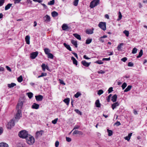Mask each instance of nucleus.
<instances>
[{
  "instance_id": "41",
  "label": "nucleus",
  "mask_w": 147,
  "mask_h": 147,
  "mask_svg": "<svg viewBox=\"0 0 147 147\" xmlns=\"http://www.w3.org/2000/svg\"><path fill=\"white\" fill-rule=\"evenodd\" d=\"M95 63H97L99 64H102L103 63V62L102 61L99 60L95 62Z\"/></svg>"
},
{
  "instance_id": "59",
  "label": "nucleus",
  "mask_w": 147,
  "mask_h": 147,
  "mask_svg": "<svg viewBox=\"0 0 147 147\" xmlns=\"http://www.w3.org/2000/svg\"><path fill=\"white\" fill-rule=\"evenodd\" d=\"M110 58L109 57V58H103L102 59V61H110Z\"/></svg>"
},
{
  "instance_id": "5",
  "label": "nucleus",
  "mask_w": 147,
  "mask_h": 147,
  "mask_svg": "<svg viewBox=\"0 0 147 147\" xmlns=\"http://www.w3.org/2000/svg\"><path fill=\"white\" fill-rule=\"evenodd\" d=\"M17 122L15 121L14 118H13L8 124L7 128L9 129H11L12 127L15 125V123Z\"/></svg>"
},
{
  "instance_id": "16",
  "label": "nucleus",
  "mask_w": 147,
  "mask_h": 147,
  "mask_svg": "<svg viewBox=\"0 0 147 147\" xmlns=\"http://www.w3.org/2000/svg\"><path fill=\"white\" fill-rule=\"evenodd\" d=\"M93 28L92 29H88L86 30V32L88 34H92L93 33Z\"/></svg>"
},
{
  "instance_id": "20",
  "label": "nucleus",
  "mask_w": 147,
  "mask_h": 147,
  "mask_svg": "<svg viewBox=\"0 0 147 147\" xmlns=\"http://www.w3.org/2000/svg\"><path fill=\"white\" fill-rule=\"evenodd\" d=\"M95 104L96 107H100L101 104L100 103L99 100L98 99H97L96 101Z\"/></svg>"
},
{
  "instance_id": "2",
  "label": "nucleus",
  "mask_w": 147,
  "mask_h": 147,
  "mask_svg": "<svg viewBox=\"0 0 147 147\" xmlns=\"http://www.w3.org/2000/svg\"><path fill=\"white\" fill-rule=\"evenodd\" d=\"M26 142L28 144L31 145L33 144L35 142L34 137L30 135H29L26 139Z\"/></svg>"
},
{
  "instance_id": "36",
  "label": "nucleus",
  "mask_w": 147,
  "mask_h": 147,
  "mask_svg": "<svg viewBox=\"0 0 147 147\" xmlns=\"http://www.w3.org/2000/svg\"><path fill=\"white\" fill-rule=\"evenodd\" d=\"M27 94L28 96L30 98H31L33 97V93L32 92H30L27 93Z\"/></svg>"
},
{
  "instance_id": "25",
  "label": "nucleus",
  "mask_w": 147,
  "mask_h": 147,
  "mask_svg": "<svg viewBox=\"0 0 147 147\" xmlns=\"http://www.w3.org/2000/svg\"><path fill=\"white\" fill-rule=\"evenodd\" d=\"M0 147H8V146L6 143L2 142L0 143Z\"/></svg>"
},
{
  "instance_id": "10",
  "label": "nucleus",
  "mask_w": 147,
  "mask_h": 147,
  "mask_svg": "<svg viewBox=\"0 0 147 147\" xmlns=\"http://www.w3.org/2000/svg\"><path fill=\"white\" fill-rule=\"evenodd\" d=\"M43 98V96L40 95L35 96V98L37 101H41L42 100Z\"/></svg>"
},
{
  "instance_id": "14",
  "label": "nucleus",
  "mask_w": 147,
  "mask_h": 147,
  "mask_svg": "<svg viewBox=\"0 0 147 147\" xmlns=\"http://www.w3.org/2000/svg\"><path fill=\"white\" fill-rule=\"evenodd\" d=\"M39 107V105L36 103H34L32 106L31 107L32 109H38Z\"/></svg>"
},
{
  "instance_id": "19",
  "label": "nucleus",
  "mask_w": 147,
  "mask_h": 147,
  "mask_svg": "<svg viewBox=\"0 0 147 147\" xmlns=\"http://www.w3.org/2000/svg\"><path fill=\"white\" fill-rule=\"evenodd\" d=\"M63 45L69 51H71V48L69 45L65 43H64Z\"/></svg>"
},
{
  "instance_id": "56",
  "label": "nucleus",
  "mask_w": 147,
  "mask_h": 147,
  "mask_svg": "<svg viewBox=\"0 0 147 147\" xmlns=\"http://www.w3.org/2000/svg\"><path fill=\"white\" fill-rule=\"evenodd\" d=\"M127 60V58L126 57H124L122 58L121 59V61L124 62H125Z\"/></svg>"
},
{
  "instance_id": "47",
  "label": "nucleus",
  "mask_w": 147,
  "mask_h": 147,
  "mask_svg": "<svg viewBox=\"0 0 147 147\" xmlns=\"http://www.w3.org/2000/svg\"><path fill=\"white\" fill-rule=\"evenodd\" d=\"M112 94H110L107 97V100L108 102H109L110 101V99L111 97L112 96Z\"/></svg>"
},
{
  "instance_id": "54",
  "label": "nucleus",
  "mask_w": 147,
  "mask_h": 147,
  "mask_svg": "<svg viewBox=\"0 0 147 147\" xmlns=\"http://www.w3.org/2000/svg\"><path fill=\"white\" fill-rule=\"evenodd\" d=\"M121 124V123H120V122L119 121H117V122H115L114 123V125H116L117 126H118L120 125Z\"/></svg>"
},
{
  "instance_id": "21",
  "label": "nucleus",
  "mask_w": 147,
  "mask_h": 147,
  "mask_svg": "<svg viewBox=\"0 0 147 147\" xmlns=\"http://www.w3.org/2000/svg\"><path fill=\"white\" fill-rule=\"evenodd\" d=\"M71 60H72L74 64L77 65L78 64V61L75 58L73 57H71Z\"/></svg>"
},
{
  "instance_id": "63",
  "label": "nucleus",
  "mask_w": 147,
  "mask_h": 147,
  "mask_svg": "<svg viewBox=\"0 0 147 147\" xmlns=\"http://www.w3.org/2000/svg\"><path fill=\"white\" fill-rule=\"evenodd\" d=\"M105 73V71L102 70H101L100 71H98V74H103Z\"/></svg>"
},
{
  "instance_id": "3",
  "label": "nucleus",
  "mask_w": 147,
  "mask_h": 147,
  "mask_svg": "<svg viewBox=\"0 0 147 147\" xmlns=\"http://www.w3.org/2000/svg\"><path fill=\"white\" fill-rule=\"evenodd\" d=\"M22 117V111L21 109H18L16 112V115H15V121L18 122L20 118Z\"/></svg>"
},
{
  "instance_id": "8",
  "label": "nucleus",
  "mask_w": 147,
  "mask_h": 147,
  "mask_svg": "<svg viewBox=\"0 0 147 147\" xmlns=\"http://www.w3.org/2000/svg\"><path fill=\"white\" fill-rule=\"evenodd\" d=\"M44 22H49L51 21V18L50 16L47 15L43 17Z\"/></svg>"
},
{
  "instance_id": "34",
  "label": "nucleus",
  "mask_w": 147,
  "mask_h": 147,
  "mask_svg": "<svg viewBox=\"0 0 147 147\" xmlns=\"http://www.w3.org/2000/svg\"><path fill=\"white\" fill-rule=\"evenodd\" d=\"M23 80L22 77V76H20L19 77L18 79L17 80L18 82H21Z\"/></svg>"
},
{
  "instance_id": "24",
  "label": "nucleus",
  "mask_w": 147,
  "mask_h": 147,
  "mask_svg": "<svg viewBox=\"0 0 147 147\" xmlns=\"http://www.w3.org/2000/svg\"><path fill=\"white\" fill-rule=\"evenodd\" d=\"M16 85V84L14 83H11L10 84H7L8 87L9 88H11L13 87Z\"/></svg>"
},
{
  "instance_id": "64",
  "label": "nucleus",
  "mask_w": 147,
  "mask_h": 147,
  "mask_svg": "<svg viewBox=\"0 0 147 147\" xmlns=\"http://www.w3.org/2000/svg\"><path fill=\"white\" fill-rule=\"evenodd\" d=\"M41 4L43 6L44 8L45 9H46L47 8V6L44 3H41Z\"/></svg>"
},
{
  "instance_id": "30",
  "label": "nucleus",
  "mask_w": 147,
  "mask_h": 147,
  "mask_svg": "<svg viewBox=\"0 0 147 147\" xmlns=\"http://www.w3.org/2000/svg\"><path fill=\"white\" fill-rule=\"evenodd\" d=\"M143 51L142 49H141L139 52L138 55L137 56V58H139L140 57L143 55Z\"/></svg>"
},
{
  "instance_id": "49",
  "label": "nucleus",
  "mask_w": 147,
  "mask_h": 147,
  "mask_svg": "<svg viewBox=\"0 0 147 147\" xmlns=\"http://www.w3.org/2000/svg\"><path fill=\"white\" fill-rule=\"evenodd\" d=\"M103 92V91L102 90H99L98 92V94L99 95H100Z\"/></svg>"
},
{
  "instance_id": "43",
  "label": "nucleus",
  "mask_w": 147,
  "mask_h": 147,
  "mask_svg": "<svg viewBox=\"0 0 147 147\" xmlns=\"http://www.w3.org/2000/svg\"><path fill=\"white\" fill-rule=\"evenodd\" d=\"M137 49L136 47H134L133 49L132 53L133 54H135L137 53Z\"/></svg>"
},
{
  "instance_id": "60",
  "label": "nucleus",
  "mask_w": 147,
  "mask_h": 147,
  "mask_svg": "<svg viewBox=\"0 0 147 147\" xmlns=\"http://www.w3.org/2000/svg\"><path fill=\"white\" fill-rule=\"evenodd\" d=\"M59 145V142L58 141H56L55 143V146L56 147H58Z\"/></svg>"
},
{
  "instance_id": "12",
  "label": "nucleus",
  "mask_w": 147,
  "mask_h": 147,
  "mask_svg": "<svg viewBox=\"0 0 147 147\" xmlns=\"http://www.w3.org/2000/svg\"><path fill=\"white\" fill-rule=\"evenodd\" d=\"M44 131L42 130H41L39 131H37L36 133V136L37 137L41 136H42V133Z\"/></svg>"
},
{
  "instance_id": "50",
  "label": "nucleus",
  "mask_w": 147,
  "mask_h": 147,
  "mask_svg": "<svg viewBox=\"0 0 147 147\" xmlns=\"http://www.w3.org/2000/svg\"><path fill=\"white\" fill-rule=\"evenodd\" d=\"M113 91V88L112 87L109 88L108 90V93L109 94L111 93Z\"/></svg>"
},
{
  "instance_id": "48",
  "label": "nucleus",
  "mask_w": 147,
  "mask_h": 147,
  "mask_svg": "<svg viewBox=\"0 0 147 147\" xmlns=\"http://www.w3.org/2000/svg\"><path fill=\"white\" fill-rule=\"evenodd\" d=\"M58 120V119L57 118L55 119L54 120H53L52 121V123L54 124H56L57 123Z\"/></svg>"
},
{
  "instance_id": "32",
  "label": "nucleus",
  "mask_w": 147,
  "mask_h": 147,
  "mask_svg": "<svg viewBox=\"0 0 147 147\" xmlns=\"http://www.w3.org/2000/svg\"><path fill=\"white\" fill-rule=\"evenodd\" d=\"M123 43H121L119 44L117 46V49L119 51L121 50V48L122 46L123 45Z\"/></svg>"
},
{
  "instance_id": "45",
  "label": "nucleus",
  "mask_w": 147,
  "mask_h": 147,
  "mask_svg": "<svg viewBox=\"0 0 147 147\" xmlns=\"http://www.w3.org/2000/svg\"><path fill=\"white\" fill-rule=\"evenodd\" d=\"M41 67H42V69L44 71L46 69V67L45 64L44 63H42L41 65Z\"/></svg>"
},
{
  "instance_id": "23",
  "label": "nucleus",
  "mask_w": 147,
  "mask_h": 147,
  "mask_svg": "<svg viewBox=\"0 0 147 147\" xmlns=\"http://www.w3.org/2000/svg\"><path fill=\"white\" fill-rule=\"evenodd\" d=\"M71 42L72 44H73L75 46V47L76 48L77 47L78 44H77V41L72 40H71Z\"/></svg>"
},
{
  "instance_id": "11",
  "label": "nucleus",
  "mask_w": 147,
  "mask_h": 147,
  "mask_svg": "<svg viewBox=\"0 0 147 147\" xmlns=\"http://www.w3.org/2000/svg\"><path fill=\"white\" fill-rule=\"evenodd\" d=\"M81 63L84 66L86 67H88L91 63V62L88 63L85 60L82 61Z\"/></svg>"
},
{
  "instance_id": "33",
  "label": "nucleus",
  "mask_w": 147,
  "mask_h": 147,
  "mask_svg": "<svg viewBox=\"0 0 147 147\" xmlns=\"http://www.w3.org/2000/svg\"><path fill=\"white\" fill-rule=\"evenodd\" d=\"M92 39L88 38L86 40V44H89L92 42Z\"/></svg>"
},
{
  "instance_id": "29",
  "label": "nucleus",
  "mask_w": 147,
  "mask_h": 147,
  "mask_svg": "<svg viewBox=\"0 0 147 147\" xmlns=\"http://www.w3.org/2000/svg\"><path fill=\"white\" fill-rule=\"evenodd\" d=\"M51 15L53 17H54L57 16L58 14L56 11H53L52 12Z\"/></svg>"
},
{
  "instance_id": "44",
  "label": "nucleus",
  "mask_w": 147,
  "mask_h": 147,
  "mask_svg": "<svg viewBox=\"0 0 147 147\" xmlns=\"http://www.w3.org/2000/svg\"><path fill=\"white\" fill-rule=\"evenodd\" d=\"M79 0H75L73 2V5L75 6H77Z\"/></svg>"
},
{
  "instance_id": "31",
  "label": "nucleus",
  "mask_w": 147,
  "mask_h": 147,
  "mask_svg": "<svg viewBox=\"0 0 147 147\" xmlns=\"http://www.w3.org/2000/svg\"><path fill=\"white\" fill-rule=\"evenodd\" d=\"M107 131L108 133V135L109 136H111L113 135V132L112 130L107 129Z\"/></svg>"
},
{
  "instance_id": "13",
  "label": "nucleus",
  "mask_w": 147,
  "mask_h": 147,
  "mask_svg": "<svg viewBox=\"0 0 147 147\" xmlns=\"http://www.w3.org/2000/svg\"><path fill=\"white\" fill-rule=\"evenodd\" d=\"M119 105V103L118 102H115L113 104L111 105V107L113 110L116 108Z\"/></svg>"
},
{
  "instance_id": "4",
  "label": "nucleus",
  "mask_w": 147,
  "mask_h": 147,
  "mask_svg": "<svg viewBox=\"0 0 147 147\" xmlns=\"http://www.w3.org/2000/svg\"><path fill=\"white\" fill-rule=\"evenodd\" d=\"M99 0H93L90 3V7L93 8L99 4Z\"/></svg>"
},
{
  "instance_id": "55",
  "label": "nucleus",
  "mask_w": 147,
  "mask_h": 147,
  "mask_svg": "<svg viewBox=\"0 0 147 147\" xmlns=\"http://www.w3.org/2000/svg\"><path fill=\"white\" fill-rule=\"evenodd\" d=\"M5 0H0V6H2Z\"/></svg>"
},
{
  "instance_id": "39",
  "label": "nucleus",
  "mask_w": 147,
  "mask_h": 147,
  "mask_svg": "<svg viewBox=\"0 0 147 147\" xmlns=\"http://www.w3.org/2000/svg\"><path fill=\"white\" fill-rule=\"evenodd\" d=\"M55 3V0L51 1L48 3V5H52L54 4Z\"/></svg>"
},
{
  "instance_id": "46",
  "label": "nucleus",
  "mask_w": 147,
  "mask_h": 147,
  "mask_svg": "<svg viewBox=\"0 0 147 147\" xmlns=\"http://www.w3.org/2000/svg\"><path fill=\"white\" fill-rule=\"evenodd\" d=\"M127 84L125 82L121 86L123 90H124L127 86Z\"/></svg>"
},
{
  "instance_id": "1",
  "label": "nucleus",
  "mask_w": 147,
  "mask_h": 147,
  "mask_svg": "<svg viewBox=\"0 0 147 147\" xmlns=\"http://www.w3.org/2000/svg\"><path fill=\"white\" fill-rule=\"evenodd\" d=\"M29 135L28 132L25 130L20 131L18 134L19 137L22 139H25L26 140Z\"/></svg>"
},
{
  "instance_id": "57",
  "label": "nucleus",
  "mask_w": 147,
  "mask_h": 147,
  "mask_svg": "<svg viewBox=\"0 0 147 147\" xmlns=\"http://www.w3.org/2000/svg\"><path fill=\"white\" fill-rule=\"evenodd\" d=\"M66 140L67 142H69L71 141V138L68 137H66Z\"/></svg>"
},
{
  "instance_id": "51",
  "label": "nucleus",
  "mask_w": 147,
  "mask_h": 147,
  "mask_svg": "<svg viewBox=\"0 0 147 147\" xmlns=\"http://www.w3.org/2000/svg\"><path fill=\"white\" fill-rule=\"evenodd\" d=\"M59 82L61 84H62L64 85H65V83L64 82V81L63 80L60 79H59Z\"/></svg>"
},
{
  "instance_id": "42",
  "label": "nucleus",
  "mask_w": 147,
  "mask_h": 147,
  "mask_svg": "<svg viewBox=\"0 0 147 147\" xmlns=\"http://www.w3.org/2000/svg\"><path fill=\"white\" fill-rule=\"evenodd\" d=\"M123 33L127 37L129 35V32L128 31L125 30L123 31Z\"/></svg>"
},
{
  "instance_id": "61",
  "label": "nucleus",
  "mask_w": 147,
  "mask_h": 147,
  "mask_svg": "<svg viewBox=\"0 0 147 147\" xmlns=\"http://www.w3.org/2000/svg\"><path fill=\"white\" fill-rule=\"evenodd\" d=\"M33 1L35 2H38L40 3L42 2V0H33Z\"/></svg>"
},
{
  "instance_id": "52",
  "label": "nucleus",
  "mask_w": 147,
  "mask_h": 147,
  "mask_svg": "<svg viewBox=\"0 0 147 147\" xmlns=\"http://www.w3.org/2000/svg\"><path fill=\"white\" fill-rule=\"evenodd\" d=\"M119 18L117 19V20L119 21L122 18V15L120 12H119Z\"/></svg>"
},
{
  "instance_id": "6",
  "label": "nucleus",
  "mask_w": 147,
  "mask_h": 147,
  "mask_svg": "<svg viewBox=\"0 0 147 147\" xmlns=\"http://www.w3.org/2000/svg\"><path fill=\"white\" fill-rule=\"evenodd\" d=\"M98 27L103 30L105 31L106 29L105 22H100L98 24Z\"/></svg>"
},
{
  "instance_id": "15",
  "label": "nucleus",
  "mask_w": 147,
  "mask_h": 147,
  "mask_svg": "<svg viewBox=\"0 0 147 147\" xmlns=\"http://www.w3.org/2000/svg\"><path fill=\"white\" fill-rule=\"evenodd\" d=\"M117 95L116 94H114L111 97V100L113 102H115L117 99Z\"/></svg>"
},
{
  "instance_id": "62",
  "label": "nucleus",
  "mask_w": 147,
  "mask_h": 147,
  "mask_svg": "<svg viewBox=\"0 0 147 147\" xmlns=\"http://www.w3.org/2000/svg\"><path fill=\"white\" fill-rule=\"evenodd\" d=\"M78 130H75L73 132V134H78Z\"/></svg>"
},
{
  "instance_id": "40",
  "label": "nucleus",
  "mask_w": 147,
  "mask_h": 147,
  "mask_svg": "<svg viewBox=\"0 0 147 147\" xmlns=\"http://www.w3.org/2000/svg\"><path fill=\"white\" fill-rule=\"evenodd\" d=\"M81 95V94L80 92H78L75 94L74 96L76 98H78Z\"/></svg>"
},
{
  "instance_id": "37",
  "label": "nucleus",
  "mask_w": 147,
  "mask_h": 147,
  "mask_svg": "<svg viewBox=\"0 0 147 147\" xmlns=\"http://www.w3.org/2000/svg\"><path fill=\"white\" fill-rule=\"evenodd\" d=\"M48 55V57L49 58H50L51 59H53V55L51 53H49L47 55Z\"/></svg>"
},
{
  "instance_id": "22",
  "label": "nucleus",
  "mask_w": 147,
  "mask_h": 147,
  "mask_svg": "<svg viewBox=\"0 0 147 147\" xmlns=\"http://www.w3.org/2000/svg\"><path fill=\"white\" fill-rule=\"evenodd\" d=\"M74 36L78 39L80 40L81 39L80 35L78 34L75 33L73 34Z\"/></svg>"
},
{
  "instance_id": "28",
  "label": "nucleus",
  "mask_w": 147,
  "mask_h": 147,
  "mask_svg": "<svg viewBox=\"0 0 147 147\" xmlns=\"http://www.w3.org/2000/svg\"><path fill=\"white\" fill-rule=\"evenodd\" d=\"M131 87L132 86H128L124 90V92H126L129 91L131 90Z\"/></svg>"
},
{
  "instance_id": "9",
  "label": "nucleus",
  "mask_w": 147,
  "mask_h": 147,
  "mask_svg": "<svg viewBox=\"0 0 147 147\" xmlns=\"http://www.w3.org/2000/svg\"><path fill=\"white\" fill-rule=\"evenodd\" d=\"M23 105V102L22 101H21L19 102L17 105L16 109L18 110V109H21L22 108Z\"/></svg>"
},
{
  "instance_id": "26",
  "label": "nucleus",
  "mask_w": 147,
  "mask_h": 147,
  "mask_svg": "<svg viewBox=\"0 0 147 147\" xmlns=\"http://www.w3.org/2000/svg\"><path fill=\"white\" fill-rule=\"evenodd\" d=\"M12 4L11 3H8V4H7L5 7V10H7L9 9L10 7L11 6Z\"/></svg>"
},
{
  "instance_id": "38",
  "label": "nucleus",
  "mask_w": 147,
  "mask_h": 147,
  "mask_svg": "<svg viewBox=\"0 0 147 147\" xmlns=\"http://www.w3.org/2000/svg\"><path fill=\"white\" fill-rule=\"evenodd\" d=\"M44 51L45 53L47 55L49 53V52H50V51L49 49L46 48L44 49Z\"/></svg>"
},
{
  "instance_id": "18",
  "label": "nucleus",
  "mask_w": 147,
  "mask_h": 147,
  "mask_svg": "<svg viewBox=\"0 0 147 147\" xmlns=\"http://www.w3.org/2000/svg\"><path fill=\"white\" fill-rule=\"evenodd\" d=\"M62 28L63 30H66L69 28V27L67 24H63L62 26Z\"/></svg>"
},
{
  "instance_id": "7",
  "label": "nucleus",
  "mask_w": 147,
  "mask_h": 147,
  "mask_svg": "<svg viewBox=\"0 0 147 147\" xmlns=\"http://www.w3.org/2000/svg\"><path fill=\"white\" fill-rule=\"evenodd\" d=\"M38 54V51L32 52L30 54V58L32 59H34L37 56Z\"/></svg>"
},
{
  "instance_id": "27",
  "label": "nucleus",
  "mask_w": 147,
  "mask_h": 147,
  "mask_svg": "<svg viewBox=\"0 0 147 147\" xmlns=\"http://www.w3.org/2000/svg\"><path fill=\"white\" fill-rule=\"evenodd\" d=\"M69 98H65L63 100V102H64L67 105H69Z\"/></svg>"
},
{
  "instance_id": "58",
  "label": "nucleus",
  "mask_w": 147,
  "mask_h": 147,
  "mask_svg": "<svg viewBox=\"0 0 147 147\" xmlns=\"http://www.w3.org/2000/svg\"><path fill=\"white\" fill-rule=\"evenodd\" d=\"M21 0H14V2L15 4L18 3Z\"/></svg>"
},
{
  "instance_id": "53",
  "label": "nucleus",
  "mask_w": 147,
  "mask_h": 147,
  "mask_svg": "<svg viewBox=\"0 0 147 147\" xmlns=\"http://www.w3.org/2000/svg\"><path fill=\"white\" fill-rule=\"evenodd\" d=\"M128 66L129 67H133L134 66V64L132 62H129L128 63Z\"/></svg>"
},
{
  "instance_id": "35",
  "label": "nucleus",
  "mask_w": 147,
  "mask_h": 147,
  "mask_svg": "<svg viewBox=\"0 0 147 147\" xmlns=\"http://www.w3.org/2000/svg\"><path fill=\"white\" fill-rule=\"evenodd\" d=\"M74 111L78 115H82V113L78 109H75L74 110Z\"/></svg>"
},
{
  "instance_id": "17",
  "label": "nucleus",
  "mask_w": 147,
  "mask_h": 147,
  "mask_svg": "<svg viewBox=\"0 0 147 147\" xmlns=\"http://www.w3.org/2000/svg\"><path fill=\"white\" fill-rule=\"evenodd\" d=\"M30 36L29 35L26 36L25 38V41L26 42V43L27 44L29 45L30 44Z\"/></svg>"
}]
</instances>
